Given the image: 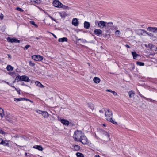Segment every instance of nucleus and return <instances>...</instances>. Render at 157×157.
<instances>
[{
    "mask_svg": "<svg viewBox=\"0 0 157 157\" xmlns=\"http://www.w3.org/2000/svg\"><path fill=\"white\" fill-rule=\"evenodd\" d=\"M33 2L35 3H37L38 4L40 3H41V1L40 0H36L35 1H33Z\"/></svg>",
    "mask_w": 157,
    "mask_h": 157,
    "instance_id": "37",
    "label": "nucleus"
},
{
    "mask_svg": "<svg viewBox=\"0 0 157 157\" xmlns=\"http://www.w3.org/2000/svg\"><path fill=\"white\" fill-rule=\"evenodd\" d=\"M4 16L3 14H2V13L0 15V18L1 19H2L3 18Z\"/></svg>",
    "mask_w": 157,
    "mask_h": 157,
    "instance_id": "45",
    "label": "nucleus"
},
{
    "mask_svg": "<svg viewBox=\"0 0 157 157\" xmlns=\"http://www.w3.org/2000/svg\"><path fill=\"white\" fill-rule=\"evenodd\" d=\"M50 18H51L52 19V20H54V21H55V20H54V19H53V18H52L51 16H50Z\"/></svg>",
    "mask_w": 157,
    "mask_h": 157,
    "instance_id": "57",
    "label": "nucleus"
},
{
    "mask_svg": "<svg viewBox=\"0 0 157 157\" xmlns=\"http://www.w3.org/2000/svg\"><path fill=\"white\" fill-rule=\"evenodd\" d=\"M15 89L18 92V93L19 94H20V89L18 90L16 88H15Z\"/></svg>",
    "mask_w": 157,
    "mask_h": 157,
    "instance_id": "43",
    "label": "nucleus"
},
{
    "mask_svg": "<svg viewBox=\"0 0 157 157\" xmlns=\"http://www.w3.org/2000/svg\"><path fill=\"white\" fill-rule=\"evenodd\" d=\"M5 133V132L1 128H0V133L1 134H3Z\"/></svg>",
    "mask_w": 157,
    "mask_h": 157,
    "instance_id": "46",
    "label": "nucleus"
},
{
    "mask_svg": "<svg viewBox=\"0 0 157 157\" xmlns=\"http://www.w3.org/2000/svg\"><path fill=\"white\" fill-rule=\"evenodd\" d=\"M12 87H13V88H14V89H15V88L14 86H10Z\"/></svg>",
    "mask_w": 157,
    "mask_h": 157,
    "instance_id": "63",
    "label": "nucleus"
},
{
    "mask_svg": "<svg viewBox=\"0 0 157 157\" xmlns=\"http://www.w3.org/2000/svg\"><path fill=\"white\" fill-rule=\"evenodd\" d=\"M106 91L108 92H111V93L113 91L109 89H107Z\"/></svg>",
    "mask_w": 157,
    "mask_h": 157,
    "instance_id": "50",
    "label": "nucleus"
},
{
    "mask_svg": "<svg viewBox=\"0 0 157 157\" xmlns=\"http://www.w3.org/2000/svg\"><path fill=\"white\" fill-rule=\"evenodd\" d=\"M105 110V109H104V110H100L99 111V112H100V113H103H103H104V112H105V111H104V110Z\"/></svg>",
    "mask_w": 157,
    "mask_h": 157,
    "instance_id": "49",
    "label": "nucleus"
},
{
    "mask_svg": "<svg viewBox=\"0 0 157 157\" xmlns=\"http://www.w3.org/2000/svg\"><path fill=\"white\" fill-rule=\"evenodd\" d=\"M75 141H79L84 144H87L89 143V141L87 138H75Z\"/></svg>",
    "mask_w": 157,
    "mask_h": 157,
    "instance_id": "3",
    "label": "nucleus"
},
{
    "mask_svg": "<svg viewBox=\"0 0 157 157\" xmlns=\"http://www.w3.org/2000/svg\"><path fill=\"white\" fill-rule=\"evenodd\" d=\"M90 26V23L88 22L85 21L84 23V27L86 29H89Z\"/></svg>",
    "mask_w": 157,
    "mask_h": 157,
    "instance_id": "16",
    "label": "nucleus"
},
{
    "mask_svg": "<svg viewBox=\"0 0 157 157\" xmlns=\"http://www.w3.org/2000/svg\"><path fill=\"white\" fill-rule=\"evenodd\" d=\"M8 57L9 58H11V56L9 54H8Z\"/></svg>",
    "mask_w": 157,
    "mask_h": 157,
    "instance_id": "56",
    "label": "nucleus"
},
{
    "mask_svg": "<svg viewBox=\"0 0 157 157\" xmlns=\"http://www.w3.org/2000/svg\"><path fill=\"white\" fill-rule=\"evenodd\" d=\"M21 79L22 81H24L26 82H29L30 81L29 78L25 75L21 76Z\"/></svg>",
    "mask_w": 157,
    "mask_h": 157,
    "instance_id": "7",
    "label": "nucleus"
},
{
    "mask_svg": "<svg viewBox=\"0 0 157 157\" xmlns=\"http://www.w3.org/2000/svg\"><path fill=\"white\" fill-rule=\"evenodd\" d=\"M60 15L62 17H65L66 16V14L65 13L63 12L60 13Z\"/></svg>",
    "mask_w": 157,
    "mask_h": 157,
    "instance_id": "32",
    "label": "nucleus"
},
{
    "mask_svg": "<svg viewBox=\"0 0 157 157\" xmlns=\"http://www.w3.org/2000/svg\"><path fill=\"white\" fill-rule=\"evenodd\" d=\"M21 76H18L16 77L15 78V80H17V82L21 81Z\"/></svg>",
    "mask_w": 157,
    "mask_h": 157,
    "instance_id": "33",
    "label": "nucleus"
},
{
    "mask_svg": "<svg viewBox=\"0 0 157 157\" xmlns=\"http://www.w3.org/2000/svg\"><path fill=\"white\" fill-rule=\"evenodd\" d=\"M147 30L154 33H157V28L155 27H149L147 28Z\"/></svg>",
    "mask_w": 157,
    "mask_h": 157,
    "instance_id": "11",
    "label": "nucleus"
},
{
    "mask_svg": "<svg viewBox=\"0 0 157 157\" xmlns=\"http://www.w3.org/2000/svg\"><path fill=\"white\" fill-rule=\"evenodd\" d=\"M129 97L130 98H132L134 96V92L132 91H130L128 92Z\"/></svg>",
    "mask_w": 157,
    "mask_h": 157,
    "instance_id": "25",
    "label": "nucleus"
},
{
    "mask_svg": "<svg viewBox=\"0 0 157 157\" xmlns=\"http://www.w3.org/2000/svg\"><path fill=\"white\" fill-rule=\"evenodd\" d=\"M146 34H147V35L150 36L151 37V38L152 39L155 40L157 38L156 37L153 36L152 33H148L147 32V33H146Z\"/></svg>",
    "mask_w": 157,
    "mask_h": 157,
    "instance_id": "20",
    "label": "nucleus"
},
{
    "mask_svg": "<svg viewBox=\"0 0 157 157\" xmlns=\"http://www.w3.org/2000/svg\"><path fill=\"white\" fill-rule=\"evenodd\" d=\"M67 39L66 37H63L62 38H59L58 39V41L59 42H67Z\"/></svg>",
    "mask_w": 157,
    "mask_h": 157,
    "instance_id": "18",
    "label": "nucleus"
},
{
    "mask_svg": "<svg viewBox=\"0 0 157 157\" xmlns=\"http://www.w3.org/2000/svg\"><path fill=\"white\" fill-rule=\"evenodd\" d=\"M88 106L92 110H93L94 109V105L92 103H88Z\"/></svg>",
    "mask_w": 157,
    "mask_h": 157,
    "instance_id": "27",
    "label": "nucleus"
},
{
    "mask_svg": "<svg viewBox=\"0 0 157 157\" xmlns=\"http://www.w3.org/2000/svg\"><path fill=\"white\" fill-rule=\"evenodd\" d=\"M125 46L127 48H130V47L128 45H126Z\"/></svg>",
    "mask_w": 157,
    "mask_h": 157,
    "instance_id": "54",
    "label": "nucleus"
},
{
    "mask_svg": "<svg viewBox=\"0 0 157 157\" xmlns=\"http://www.w3.org/2000/svg\"><path fill=\"white\" fill-rule=\"evenodd\" d=\"M7 40L8 42L13 43H20V41L16 38H13L8 37L7 38Z\"/></svg>",
    "mask_w": 157,
    "mask_h": 157,
    "instance_id": "6",
    "label": "nucleus"
},
{
    "mask_svg": "<svg viewBox=\"0 0 157 157\" xmlns=\"http://www.w3.org/2000/svg\"><path fill=\"white\" fill-rule=\"evenodd\" d=\"M98 23V26L101 28H103L104 27H105L106 25L107 24V22H106L104 21H99L98 23L97 21H96L95 22V24H96Z\"/></svg>",
    "mask_w": 157,
    "mask_h": 157,
    "instance_id": "4",
    "label": "nucleus"
},
{
    "mask_svg": "<svg viewBox=\"0 0 157 157\" xmlns=\"http://www.w3.org/2000/svg\"><path fill=\"white\" fill-rule=\"evenodd\" d=\"M94 82L96 83H98L100 82V79L99 78L95 77L93 79Z\"/></svg>",
    "mask_w": 157,
    "mask_h": 157,
    "instance_id": "19",
    "label": "nucleus"
},
{
    "mask_svg": "<svg viewBox=\"0 0 157 157\" xmlns=\"http://www.w3.org/2000/svg\"><path fill=\"white\" fill-rule=\"evenodd\" d=\"M4 115V111L2 109L0 108V117H2Z\"/></svg>",
    "mask_w": 157,
    "mask_h": 157,
    "instance_id": "24",
    "label": "nucleus"
},
{
    "mask_svg": "<svg viewBox=\"0 0 157 157\" xmlns=\"http://www.w3.org/2000/svg\"><path fill=\"white\" fill-rule=\"evenodd\" d=\"M115 34L116 35H120V32L119 30H117L115 33Z\"/></svg>",
    "mask_w": 157,
    "mask_h": 157,
    "instance_id": "38",
    "label": "nucleus"
},
{
    "mask_svg": "<svg viewBox=\"0 0 157 157\" xmlns=\"http://www.w3.org/2000/svg\"><path fill=\"white\" fill-rule=\"evenodd\" d=\"M136 64L140 66H143L144 65V63L140 62H137Z\"/></svg>",
    "mask_w": 157,
    "mask_h": 157,
    "instance_id": "31",
    "label": "nucleus"
},
{
    "mask_svg": "<svg viewBox=\"0 0 157 157\" xmlns=\"http://www.w3.org/2000/svg\"><path fill=\"white\" fill-rule=\"evenodd\" d=\"M30 46L29 45H27L25 46V47L24 48V49L25 50H27L29 47H30Z\"/></svg>",
    "mask_w": 157,
    "mask_h": 157,
    "instance_id": "40",
    "label": "nucleus"
},
{
    "mask_svg": "<svg viewBox=\"0 0 157 157\" xmlns=\"http://www.w3.org/2000/svg\"><path fill=\"white\" fill-rule=\"evenodd\" d=\"M61 122L64 125L68 126L69 124V121L65 119H61L60 120Z\"/></svg>",
    "mask_w": 157,
    "mask_h": 157,
    "instance_id": "14",
    "label": "nucleus"
},
{
    "mask_svg": "<svg viewBox=\"0 0 157 157\" xmlns=\"http://www.w3.org/2000/svg\"><path fill=\"white\" fill-rule=\"evenodd\" d=\"M102 31L99 29H96L94 31V33L98 36H100V35L102 34Z\"/></svg>",
    "mask_w": 157,
    "mask_h": 157,
    "instance_id": "13",
    "label": "nucleus"
},
{
    "mask_svg": "<svg viewBox=\"0 0 157 157\" xmlns=\"http://www.w3.org/2000/svg\"><path fill=\"white\" fill-rule=\"evenodd\" d=\"M33 148L40 151H42L43 150L42 147L40 145H35L33 147Z\"/></svg>",
    "mask_w": 157,
    "mask_h": 157,
    "instance_id": "15",
    "label": "nucleus"
},
{
    "mask_svg": "<svg viewBox=\"0 0 157 157\" xmlns=\"http://www.w3.org/2000/svg\"><path fill=\"white\" fill-rule=\"evenodd\" d=\"M138 32H139V33L140 35H143L144 33H147V32L146 31H145L144 30H143V29H140L139 30Z\"/></svg>",
    "mask_w": 157,
    "mask_h": 157,
    "instance_id": "22",
    "label": "nucleus"
},
{
    "mask_svg": "<svg viewBox=\"0 0 157 157\" xmlns=\"http://www.w3.org/2000/svg\"><path fill=\"white\" fill-rule=\"evenodd\" d=\"M105 136L109 137L112 136L111 133H108L107 132H105Z\"/></svg>",
    "mask_w": 157,
    "mask_h": 157,
    "instance_id": "34",
    "label": "nucleus"
},
{
    "mask_svg": "<svg viewBox=\"0 0 157 157\" xmlns=\"http://www.w3.org/2000/svg\"><path fill=\"white\" fill-rule=\"evenodd\" d=\"M81 40V39H79L78 40Z\"/></svg>",
    "mask_w": 157,
    "mask_h": 157,
    "instance_id": "64",
    "label": "nucleus"
},
{
    "mask_svg": "<svg viewBox=\"0 0 157 157\" xmlns=\"http://www.w3.org/2000/svg\"><path fill=\"white\" fill-rule=\"evenodd\" d=\"M6 82L7 84H8L10 86V84L8 82Z\"/></svg>",
    "mask_w": 157,
    "mask_h": 157,
    "instance_id": "59",
    "label": "nucleus"
},
{
    "mask_svg": "<svg viewBox=\"0 0 157 157\" xmlns=\"http://www.w3.org/2000/svg\"><path fill=\"white\" fill-rule=\"evenodd\" d=\"M33 59L36 61H41L43 59V57L40 55H34L32 56Z\"/></svg>",
    "mask_w": 157,
    "mask_h": 157,
    "instance_id": "5",
    "label": "nucleus"
},
{
    "mask_svg": "<svg viewBox=\"0 0 157 157\" xmlns=\"http://www.w3.org/2000/svg\"><path fill=\"white\" fill-rule=\"evenodd\" d=\"M112 93L114 96H116L117 95V93L114 91H113Z\"/></svg>",
    "mask_w": 157,
    "mask_h": 157,
    "instance_id": "44",
    "label": "nucleus"
},
{
    "mask_svg": "<svg viewBox=\"0 0 157 157\" xmlns=\"http://www.w3.org/2000/svg\"><path fill=\"white\" fill-rule=\"evenodd\" d=\"M30 23L32 25L35 26V27H37V25L35 23V22L34 21H30Z\"/></svg>",
    "mask_w": 157,
    "mask_h": 157,
    "instance_id": "39",
    "label": "nucleus"
},
{
    "mask_svg": "<svg viewBox=\"0 0 157 157\" xmlns=\"http://www.w3.org/2000/svg\"><path fill=\"white\" fill-rule=\"evenodd\" d=\"M16 100H17L18 101H21V98H15L14 100L15 101Z\"/></svg>",
    "mask_w": 157,
    "mask_h": 157,
    "instance_id": "47",
    "label": "nucleus"
},
{
    "mask_svg": "<svg viewBox=\"0 0 157 157\" xmlns=\"http://www.w3.org/2000/svg\"><path fill=\"white\" fill-rule=\"evenodd\" d=\"M106 119L109 121L114 124H117V123L112 119V113L109 109H106L104 110Z\"/></svg>",
    "mask_w": 157,
    "mask_h": 157,
    "instance_id": "1",
    "label": "nucleus"
},
{
    "mask_svg": "<svg viewBox=\"0 0 157 157\" xmlns=\"http://www.w3.org/2000/svg\"><path fill=\"white\" fill-rule=\"evenodd\" d=\"M14 137H19V136L18 135L16 134L14 136H13Z\"/></svg>",
    "mask_w": 157,
    "mask_h": 157,
    "instance_id": "53",
    "label": "nucleus"
},
{
    "mask_svg": "<svg viewBox=\"0 0 157 157\" xmlns=\"http://www.w3.org/2000/svg\"><path fill=\"white\" fill-rule=\"evenodd\" d=\"M6 69L7 71H11L13 69V67L11 66L10 65H7Z\"/></svg>",
    "mask_w": 157,
    "mask_h": 157,
    "instance_id": "23",
    "label": "nucleus"
},
{
    "mask_svg": "<svg viewBox=\"0 0 157 157\" xmlns=\"http://www.w3.org/2000/svg\"><path fill=\"white\" fill-rule=\"evenodd\" d=\"M84 137V134L81 131L77 130L75 131L73 137Z\"/></svg>",
    "mask_w": 157,
    "mask_h": 157,
    "instance_id": "2",
    "label": "nucleus"
},
{
    "mask_svg": "<svg viewBox=\"0 0 157 157\" xmlns=\"http://www.w3.org/2000/svg\"><path fill=\"white\" fill-rule=\"evenodd\" d=\"M42 38L41 36H40L39 37H36V39L37 40H39Z\"/></svg>",
    "mask_w": 157,
    "mask_h": 157,
    "instance_id": "48",
    "label": "nucleus"
},
{
    "mask_svg": "<svg viewBox=\"0 0 157 157\" xmlns=\"http://www.w3.org/2000/svg\"><path fill=\"white\" fill-rule=\"evenodd\" d=\"M25 100L28 101V100H29V99L25 98Z\"/></svg>",
    "mask_w": 157,
    "mask_h": 157,
    "instance_id": "62",
    "label": "nucleus"
},
{
    "mask_svg": "<svg viewBox=\"0 0 157 157\" xmlns=\"http://www.w3.org/2000/svg\"><path fill=\"white\" fill-rule=\"evenodd\" d=\"M0 144L3 145L4 146H8V141L7 140H4L2 138H0Z\"/></svg>",
    "mask_w": 157,
    "mask_h": 157,
    "instance_id": "8",
    "label": "nucleus"
},
{
    "mask_svg": "<svg viewBox=\"0 0 157 157\" xmlns=\"http://www.w3.org/2000/svg\"><path fill=\"white\" fill-rule=\"evenodd\" d=\"M80 147L78 145H75L74 147V149L75 151H78L80 149Z\"/></svg>",
    "mask_w": 157,
    "mask_h": 157,
    "instance_id": "30",
    "label": "nucleus"
},
{
    "mask_svg": "<svg viewBox=\"0 0 157 157\" xmlns=\"http://www.w3.org/2000/svg\"><path fill=\"white\" fill-rule=\"evenodd\" d=\"M72 24L74 26H77L79 24V21L77 18H74L72 20Z\"/></svg>",
    "mask_w": 157,
    "mask_h": 157,
    "instance_id": "12",
    "label": "nucleus"
},
{
    "mask_svg": "<svg viewBox=\"0 0 157 157\" xmlns=\"http://www.w3.org/2000/svg\"><path fill=\"white\" fill-rule=\"evenodd\" d=\"M106 25L105 28H107V30L110 29H112L113 28V25L112 22H109Z\"/></svg>",
    "mask_w": 157,
    "mask_h": 157,
    "instance_id": "9",
    "label": "nucleus"
},
{
    "mask_svg": "<svg viewBox=\"0 0 157 157\" xmlns=\"http://www.w3.org/2000/svg\"><path fill=\"white\" fill-rule=\"evenodd\" d=\"M21 101L25 100V98H21Z\"/></svg>",
    "mask_w": 157,
    "mask_h": 157,
    "instance_id": "55",
    "label": "nucleus"
},
{
    "mask_svg": "<svg viewBox=\"0 0 157 157\" xmlns=\"http://www.w3.org/2000/svg\"><path fill=\"white\" fill-rule=\"evenodd\" d=\"M61 4V3L58 0H55L53 2L54 6L58 8H60V4Z\"/></svg>",
    "mask_w": 157,
    "mask_h": 157,
    "instance_id": "10",
    "label": "nucleus"
},
{
    "mask_svg": "<svg viewBox=\"0 0 157 157\" xmlns=\"http://www.w3.org/2000/svg\"><path fill=\"white\" fill-rule=\"evenodd\" d=\"M138 95L140 97H141V98H143L144 99H145V100H147V98L144 97V96H143V95H142L140 93V92H139L138 93Z\"/></svg>",
    "mask_w": 157,
    "mask_h": 157,
    "instance_id": "35",
    "label": "nucleus"
},
{
    "mask_svg": "<svg viewBox=\"0 0 157 157\" xmlns=\"http://www.w3.org/2000/svg\"><path fill=\"white\" fill-rule=\"evenodd\" d=\"M134 59H136V58L138 56V54H137L135 52H132Z\"/></svg>",
    "mask_w": 157,
    "mask_h": 157,
    "instance_id": "26",
    "label": "nucleus"
},
{
    "mask_svg": "<svg viewBox=\"0 0 157 157\" xmlns=\"http://www.w3.org/2000/svg\"><path fill=\"white\" fill-rule=\"evenodd\" d=\"M36 85L39 87L43 88L44 87V86L42 85L39 82L36 81L35 82Z\"/></svg>",
    "mask_w": 157,
    "mask_h": 157,
    "instance_id": "21",
    "label": "nucleus"
},
{
    "mask_svg": "<svg viewBox=\"0 0 157 157\" xmlns=\"http://www.w3.org/2000/svg\"><path fill=\"white\" fill-rule=\"evenodd\" d=\"M17 9L19 10V11H23V10H22V9L20 8H17Z\"/></svg>",
    "mask_w": 157,
    "mask_h": 157,
    "instance_id": "51",
    "label": "nucleus"
},
{
    "mask_svg": "<svg viewBox=\"0 0 157 157\" xmlns=\"http://www.w3.org/2000/svg\"><path fill=\"white\" fill-rule=\"evenodd\" d=\"M95 157H100V156L98 155H96Z\"/></svg>",
    "mask_w": 157,
    "mask_h": 157,
    "instance_id": "58",
    "label": "nucleus"
},
{
    "mask_svg": "<svg viewBox=\"0 0 157 157\" xmlns=\"http://www.w3.org/2000/svg\"><path fill=\"white\" fill-rule=\"evenodd\" d=\"M103 125L104 126H106V124H103Z\"/></svg>",
    "mask_w": 157,
    "mask_h": 157,
    "instance_id": "61",
    "label": "nucleus"
},
{
    "mask_svg": "<svg viewBox=\"0 0 157 157\" xmlns=\"http://www.w3.org/2000/svg\"><path fill=\"white\" fill-rule=\"evenodd\" d=\"M6 120L7 121H9L10 123H13V121L11 119H8L7 118H6Z\"/></svg>",
    "mask_w": 157,
    "mask_h": 157,
    "instance_id": "42",
    "label": "nucleus"
},
{
    "mask_svg": "<svg viewBox=\"0 0 157 157\" xmlns=\"http://www.w3.org/2000/svg\"><path fill=\"white\" fill-rule=\"evenodd\" d=\"M53 36L56 38H57V37L54 34L52 33H50Z\"/></svg>",
    "mask_w": 157,
    "mask_h": 157,
    "instance_id": "52",
    "label": "nucleus"
},
{
    "mask_svg": "<svg viewBox=\"0 0 157 157\" xmlns=\"http://www.w3.org/2000/svg\"><path fill=\"white\" fill-rule=\"evenodd\" d=\"M60 8H62L65 9H68L69 8L67 6L63 5L62 3L60 4Z\"/></svg>",
    "mask_w": 157,
    "mask_h": 157,
    "instance_id": "29",
    "label": "nucleus"
},
{
    "mask_svg": "<svg viewBox=\"0 0 157 157\" xmlns=\"http://www.w3.org/2000/svg\"><path fill=\"white\" fill-rule=\"evenodd\" d=\"M43 111H42L40 110H36V112L39 113V114H42V112Z\"/></svg>",
    "mask_w": 157,
    "mask_h": 157,
    "instance_id": "41",
    "label": "nucleus"
},
{
    "mask_svg": "<svg viewBox=\"0 0 157 157\" xmlns=\"http://www.w3.org/2000/svg\"><path fill=\"white\" fill-rule=\"evenodd\" d=\"M76 155L77 157H84L83 154L80 152L77 153Z\"/></svg>",
    "mask_w": 157,
    "mask_h": 157,
    "instance_id": "28",
    "label": "nucleus"
},
{
    "mask_svg": "<svg viewBox=\"0 0 157 157\" xmlns=\"http://www.w3.org/2000/svg\"><path fill=\"white\" fill-rule=\"evenodd\" d=\"M42 115L45 118H47L49 116V114L46 111H43Z\"/></svg>",
    "mask_w": 157,
    "mask_h": 157,
    "instance_id": "17",
    "label": "nucleus"
},
{
    "mask_svg": "<svg viewBox=\"0 0 157 157\" xmlns=\"http://www.w3.org/2000/svg\"><path fill=\"white\" fill-rule=\"evenodd\" d=\"M29 65L30 66L33 67L35 66V64L34 63L32 62L31 61H30L29 62Z\"/></svg>",
    "mask_w": 157,
    "mask_h": 157,
    "instance_id": "36",
    "label": "nucleus"
},
{
    "mask_svg": "<svg viewBox=\"0 0 157 157\" xmlns=\"http://www.w3.org/2000/svg\"><path fill=\"white\" fill-rule=\"evenodd\" d=\"M151 45H152V44H149V47H151Z\"/></svg>",
    "mask_w": 157,
    "mask_h": 157,
    "instance_id": "60",
    "label": "nucleus"
}]
</instances>
